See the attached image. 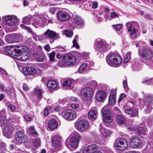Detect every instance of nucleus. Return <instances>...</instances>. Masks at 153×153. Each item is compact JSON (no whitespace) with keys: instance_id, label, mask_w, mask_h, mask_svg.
I'll return each instance as SVG.
<instances>
[{"instance_id":"f257e3e1","label":"nucleus","mask_w":153,"mask_h":153,"mask_svg":"<svg viewBox=\"0 0 153 153\" xmlns=\"http://www.w3.org/2000/svg\"><path fill=\"white\" fill-rule=\"evenodd\" d=\"M106 61L108 64L110 66L117 67L121 65L122 59L119 54L110 53L106 56Z\"/></svg>"},{"instance_id":"f03ea898","label":"nucleus","mask_w":153,"mask_h":153,"mask_svg":"<svg viewBox=\"0 0 153 153\" xmlns=\"http://www.w3.org/2000/svg\"><path fill=\"white\" fill-rule=\"evenodd\" d=\"M70 141L67 139L65 142L66 146L71 150H73L78 147L80 139V134L76 132H73L71 134Z\"/></svg>"},{"instance_id":"7ed1b4c3","label":"nucleus","mask_w":153,"mask_h":153,"mask_svg":"<svg viewBox=\"0 0 153 153\" xmlns=\"http://www.w3.org/2000/svg\"><path fill=\"white\" fill-rule=\"evenodd\" d=\"M142 60L147 65L153 67V62L150 61L153 56L152 51L147 47H144L142 49L141 53Z\"/></svg>"},{"instance_id":"20e7f679","label":"nucleus","mask_w":153,"mask_h":153,"mask_svg":"<svg viewBox=\"0 0 153 153\" xmlns=\"http://www.w3.org/2000/svg\"><path fill=\"white\" fill-rule=\"evenodd\" d=\"M94 89L90 87H86L82 89L80 92L81 98L84 101L90 100L94 94Z\"/></svg>"},{"instance_id":"39448f33","label":"nucleus","mask_w":153,"mask_h":153,"mask_svg":"<svg viewBox=\"0 0 153 153\" xmlns=\"http://www.w3.org/2000/svg\"><path fill=\"white\" fill-rule=\"evenodd\" d=\"M63 58L64 61L61 63L62 67L72 66L74 65L76 62V58L72 54L68 53L65 54Z\"/></svg>"},{"instance_id":"423d86ee","label":"nucleus","mask_w":153,"mask_h":153,"mask_svg":"<svg viewBox=\"0 0 153 153\" xmlns=\"http://www.w3.org/2000/svg\"><path fill=\"white\" fill-rule=\"evenodd\" d=\"M61 115L65 120L69 121L74 120L77 116V114L75 111L69 109L63 110L61 112Z\"/></svg>"},{"instance_id":"0eeeda50","label":"nucleus","mask_w":153,"mask_h":153,"mask_svg":"<svg viewBox=\"0 0 153 153\" xmlns=\"http://www.w3.org/2000/svg\"><path fill=\"white\" fill-rule=\"evenodd\" d=\"M22 49L25 51L26 48L25 47H22L20 46H7L5 48L4 50L5 52L8 53L11 56L14 58L16 56V54H17V52L21 51V49Z\"/></svg>"},{"instance_id":"6e6552de","label":"nucleus","mask_w":153,"mask_h":153,"mask_svg":"<svg viewBox=\"0 0 153 153\" xmlns=\"http://www.w3.org/2000/svg\"><path fill=\"white\" fill-rule=\"evenodd\" d=\"M107 107L105 106L101 110L102 113V119L104 123H108L111 122L113 118L111 115V111L109 109H105Z\"/></svg>"},{"instance_id":"1a4fd4ad","label":"nucleus","mask_w":153,"mask_h":153,"mask_svg":"<svg viewBox=\"0 0 153 153\" xmlns=\"http://www.w3.org/2000/svg\"><path fill=\"white\" fill-rule=\"evenodd\" d=\"M75 126L79 131L82 132L87 130L89 127V124L86 120H82L76 123Z\"/></svg>"},{"instance_id":"9d476101","label":"nucleus","mask_w":153,"mask_h":153,"mask_svg":"<svg viewBox=\"0 0 153 153\" xmlns=\"http://www.w3.org/2000/svg\"><path fill=\"white\" fill-rule=\"evenodd\" d=\"M44 34L46 38L49 40L51 43H52L55 40L59 39L60 38L58 34L49 29L45 32Z\"/></svg>"},{"instance_id":"9b49d317","label":"nucleus","mask_w":153,"mask_h":153,"mask_svg":"<svg viewBox=\"0 0 153 153\" xmlns=\"http://www.w3.org/2000/svg\"><path fill=\"white\" fill-rule=\"evenodd\" d=\"M22 47H25L26 48L25 51L22 49H21L18 52H17V54H16V56L14 57V58L17 59L21 61H25L28 58V56L27 55L26 52L28 50V48L25 46H20Z\"/></svg>"},{"instance_id":"f8f14e48","label":"nucleus","mask_w":153,"mask_h":153,"mask_svg":"<svg viewBox=\"0 0 153 153\" xmlns=\"http://www.w3.org/2000/svg\"><path fill=\"white\" fill-rule=\"evenodd\" d=\"M115 146L118 149L124 150L128 147V143L125 139L122 138H119L116 141Z\"/></svg>"},{"instance_id":"ddd939ff","label":"nucleus","mask_w":153,"mask_h":153,"mask_svg":"<svg viewBox=\"0 0 153 153\" xmlns=\"http://www.w3.org/2000/svg\"><path fill=\"white\" fill-rule=\"evenodd\" d=\"M128 129L129 130L136 131L139 134L143 135L146 134L147 132L146 126L143 124H140L135 127L133 126L128 127Z\"/></svg>"},{"instance_id":"4468645a","label":"nucleus","mask_w":153,"mask_h":153,"mask_svg":"<svg viewBox=\"0 0 153 153\" xmlns=\"http://www.w3.org/2000/svg\"><path fill=\"white\" fill-rule=\"evenodd\" d=\"M5 20L6 24L10 26L17 25L19 23L17 18L14 15H7L5 16Z\"/></svg>"},{"instance_id":"2eb2a0df","label":"nucleus","mask_w":153,"mask_h":153,"mask_svg":"<svg viewBox=\"0 0 153 153\" xmlns=\"http://www.w3.org/2000/svg\"><path fill=\"white\" fill-rule=\"evenodd\" d=\"M61 137L59 135H56L52 137L51 141L53 146L59 149L61 147Z\"/></svg>"},{"instance_id":"dca6fc26","label":"nucleus","mask_w":153,"mask_h":153,"mask_svg":"<svg viewBox=\"0 0 153 153\" xmlns=\"http://www.w3.org/2000/svg\"><path fill=\"white\" fill-rule=\"evenodd\" d=\"M26 139L27 137L25 135L24 132L20 131L17 133L15 137V140L17 144H20L25 143Z\"/></svg>"},{"instance_id":"f3484780","label":"nucleus","mask_w":153,"mask_h":153,"mask_svg":"<svg viewBox=\"0 0 153 153\" xmlns=\"http://www.w3.org/2000/svg\"><path fill=\"white\" fill-rule=\"evenodd\" d=\"M129 143L132 147L137 148L141 146L142 141L138 137H134L130 139Z\"/></svg>"},{"instance_id":"a211bd4d","label":"nucleus","mask_w":153,"mask_h":153,"mask_svg":"<svg viewBox=\"0 0 153 153\" xmlns=\"http://www.w3.org/2000/svg\"><path fill=\"white\" fill-rule=\"evenodd\" d=\"M5 113V110L3 109L0 111V123H1L2 126L3 127L5 126H7L10 125V122L11 121L8 120L3 116Z\"/></svg>"},{"instance_id":"6ab92c4d","label":"nucleus","mask_w":153,"mask_h":153,"mask_svg":"<svg viewBox=\"0 0 153 153\" xmlns=\"http://www.w3.org/2000/svg\"><path fill=\"white\" fill-rule=\"evenodd\" d=\"M58 19L62 21H65L68 20L70 18L69 14L67 12L64 11H60L57 15Z\"/></svg>"},{"instance_id":"aec40b11","label":"nucleus","mask_w":153,"mask_h":153,"mask_svg":"<svg viewBox=\"0 0 153 153\" xmlns=\"http://www.w3.org/2000/svg\"><path fill=\"white\" fill-rule=\"evenodd\" d=\"M106 94L105 92L102 90H99L96 92L95 98L99 102H102L106 98Z\"/></svg>"},{"instance_id":"412c9836","label":"nucleus","mask_w":153,"mask_h":153,"mask_svg":"<svg viewBox=\"0 0 153 153\" xmlns=\"http://www.w3.org/2000/svg\"><path fill=\"white\" fill-rule=\"evenodd\" d=\"M72 22L79 27H82L84 25V21L78 16H75L72 20Z\"/></svg>"},{"instance_id":"4be33fe9","label":"nucleus","mask_w":153,"mask_h":153,"mask_svg":"<svg viewBox=\"0 0 153 153\" xmlns=\"http://www.w3.org/2000/svg\"><path fill=\"white\" fill-rule=\"evenodd\" d=\"M116 91L115 89L111 90L108 98V103L111 105L115 104L116 102Z\"/></svg>"},{"instance_id":"5701e85b","label":"nucleus","mask_w":153,"mask_h":153,"mask_svg":"<svg viewBox=\"0 0 153 153\" xmlns=\"http://www.w3.org/2000/svg\"><path fill=\"white\" fill-rule=\"evenodd\" d=\"M47 85L49 88L55 90H57L59 88L58 82L54 80H49L47 82Z\"/></svg>"},{"instance_id":"b1692460","label":"nucleus","mask_w":153,"mask_h":153,"mask_svg":"<svg viewBox=\"0 0 153 153\" xmlns=\"http://www.w3.org/2000/svg\"><path fill=\"white\" fill-rule=\"evenodd\" d=\"M3 134L7 138H10L13 133V130L10 125L2 128Z\"/></svg>"},{"instance_id":"393cba45","label":"nucleus","mask_w":153,"mask_h":153,"mask_svg":"<svg viewBox=\"0 0 153 153\" xmlns=\"http://www.w3.org/2000/svg\"><path fill=\"white\" fill-rule=\"evenodd\" d=\"M97 109L95 107H93L88 113V117L89 119L95 120L97 117Z\"/></svg>"},{"instance_id":"a878e982","label":"nucleus","mask_w":153,"mask_h":153,"mask_svg":"<svg viewBox=\"0 0 153 153\" xmlns=\"http://www.w3.org/2000/svg\"><path fill=\"white\" fill-rule=\"evenodd\" d=\"M97 146L94 144L85 147L83 150V153H93L97 150Z\"/></svg>"},{"instance_id":"bb28decb","label":"nucleus","mask_w":153,"mask_h":153,"mask_svg":"<svg viewBox=\"0 0 153 153\" xmlns=\"http://www.w3.org/2000/svg\"><path fill=\"white\" fill-rule=\"evenodd\" d=\"M58 124L57 121L53 119L49 120L48 123V127L51 131L57 128Z\"/></svg>"},{"instance_id":"cd10ccee","label":"nucleus","mask_w":153,"mask_h":153,"mask_svg":"<svg viewBox=\"0 0 153 153\" xmlns=\"http://www.w3.org/2000/svg\"><path fill=\"white\" fill-rule=\"evenodd\" d=\"M22 70L24 74L26 76L35 74V69L32 67H25L23 68Z\"/></svg>"},{"instance_id":"c85d7f7f","label":"nucleus","mask_w":153,"mask_h":153,"mask_svg":"<svg viewBox=\"0 0 153 153\" xmlns=\"http://www.w3.org/2000/svg\"><path fill=\"white\" fill-rule=\"evenodd\" d=\"M74 86V82L71 79L65 81L62 83V86L67 89H71Z\"/></svg>"},{"instance_id":"c756f323","label":"nucleus","mask_w":153,"mask_h":153,"mask_svg":"<svg viewBox=\"0 0 153 153\" xmlns=\"http://www.w3.org/2000/svg\"><path fill=\"white\" fill-rule=\"evenodd\" d=\"M105 45V43L102 40L98 39L95 41L94 48L97 50L104 47Z\"/></svg>"},{"instance_id":"7c9ffc66","label":"nucleus","mask_w":153,"mask_h":153,"mask_svg":"<svg viewBox=\"0 0 153 153\" xmlns=\"http://www.w3.org/2000/svg\"><path fill=\"white\" fill-rule=\"evenodd\" d=\"M145 103L146 105H152L153 104V95L148 94L146 95L144 98Z\"/></svg>"},{"instance_id":"2f4dec72","label":"nucleus","mask_w":153,"mask_h":153,"mask_svg":"<svg viewBox=\"0 0 153 153\" xmlns=\"http://www.w3.org/2000/svg\"><path fill=\"white\" fill-rule=\"evenodd\" d=\"M125 112L129 115H130V116L133 117L137 116H138V109H135L133 110L131 108H128L125 110Z\"/></svg>"},{"instance_id":"473e14b6","label":"nucleus","mask_w":153,"mask_h":153,"mask_svg":"<svg viewBox=\"0 0 153 153\" xmlns=\"http://www.w3.org/2000/svg\"><path fill=\"white\" fill-rule=\"evenodd\" d=\"M100 131L104 138L110 137L111 132L108 130L104 128L101 124L100 125Z\"/></svg>"},{"instance_id":"72a5a7b5","label":"nucleus","mask_w":153,"mask_h":153,"mask_svg":"<svg viewBox=\"0 0 153 153\" xmlns=\"http://www.w3.org/2000/svg\"><path fill=\"white\" fill-rule=\"evenodd\" d=\"M39 17L40 18L43 19L44 22L42 24L41 23V22L38 21H37V22L33 23V25L36 28L38 27V26H40L42 27H44L47 20V19L45 18V17H44V16L42 15H39Z\"/></svg>"},{"instance_id":"f704fd0d","label":"nucleus","mask_w":153,"mask_h":153,"mask_svg":"<svg viewBox=\"0 0 153 153\" xmlns=\"http://www.w3.org/2000/svg\"><path fill=\"white\" fill-rule=\"evenodd\" d=\"M117 123L120 125H125V123H126L125 117L123 115L121 114H118L117 115Z\"/></svg>"},{"instance_id":"c9c22d12","label":"nucleus","mask_w":153,"mask_h":153,"mask_svg":"<svg viewBox=\"0 0 153 153\" xmlns=\"http://www.w3.org/2000/svg\"><path fill=\"white\" fill-rule=\"evenodd\" d=\"M138 30H132L130 31V36L131 38L132 39H135L137 36H139V34L137 33Z\"/></svg>"},{"instance_id":"e433bc0d","label":"nucleus","mask_w":153,"mask_h":153,"mask_svg":"<svg viewBox=\"0 0 153 153\" xmlns=\"http://www.w3.org/2000/svg\"><path fill=\"white\" fill-rule=\"evenodd\" d=\"M14 36L13 34L8 35L5 36L6 41L9 43L14 42Z\"/></svg>"},{"instance_id":"4c0bfd02","label":"nucleus","mask_w":153,"mask_h":153,"mask_svg":"<svg viewBox=\"0 0 153 153\" xmlns=\"http://www.w3.org/2000/svg\"><path fill=\"white\" fill-rule=\"evenodd\" d=\"M43 93V91L41 89H36L35 90V94L38 99H40L42 98V94Z\"/></svg>"},{"instance_id":"58836bf2","label":"nucleus","mask_w":153,"mask_h":153,"mask_svg":"<svg viewBox=\"0 0 153 153\" xmlns=\"http://www.w3.org/2000/svg\"><path fill=\"white\" fill-rule=\"evenodd\" d=\"M20 26L22 28L26 30L29 33H30L33 36H35V33H34L30 28L25 26L23 24L21 25Z\"/></svg>"},{"instance_id":"ea45409f","label":"nucleus","mask_w":153,"mask_h":153,"mask_svg":"<svg viewBox=\"0 0 153 153\" xmlns=\"http://www.w3.org/2000/svg\"><path fill=\"white\" fill-rule=\"evenodd\" d=\"M87 65H88L86 63L82 64L79 69V73H83L85 71L86 68L87 67Z\"/></svg>"},{"instance_id":"a19ab883","label":"nucleus","mask_w":153,"mask_h":153,"mask_svg":"<svg viewBox=\"0 0 153 153\" xmlns=\"http://www.w3.org/2000/svg\"><path fill=\"white\" fill-rule=\"evenodd\" d=\"M30 133L33 136L36 137L38 136V133L34 130V126H31L30 129Z\"/></svg>"},{"instance_id":"79ce46f5","label":"nucleus","mask_w":153,"mask_h":153,"mask_svg":"<svg viewBox=\"0 0 153 153\" xmlns=\"http://www.w3.org/2000/svg\"><path fill=\"white\" fill-rule=\"evenodd\" d=\"M118 17V16L117 14L115 12H111L110 13V18L106 16L105 19H109V20H111L112 19L116 18Z\"/></svg>"},{"instance_id":"37998d69","label":"nucleus","mask_w":153,"mask_h":153,"mask_svg":"<svg viewBox=\"0 0 153 153\" xmlns=\"http://www.w3.org/2000/svg\"><path fill=\"white\" fill-rule=\"evenodd\" d=\"M63 34L67 37H71L73 35V32L70 30H65L63 31Z\"/></svg>"},{"instance_id":"c03bdc74","label":"nucleus","mask_w":153,"mask_h":153,"mask_svg":"<svg viewBox=\"0 0 153 153\" xmlns=\"http://www.w3.org/2000/svg\"><path fill=\"white\" fill-rule=\"evenodd\" d=\"M31 17L29 16H26L23 18V22L24 24H29V22L31 20Z\"/></svg>"},{"instance_id":"a18cd8bd","label":"nucleus","mask_w":153,"mask_h":153,"mask_svg":"<svg viewBox=\"0 0 153 153\" xmlns=\"http://www.w3.org/2000/svg\"><path fill=\"white\" fill-rule=\"evenodd\" d=\"M33 145L35 146H39L40 144V139L39 138H36L33 141Z\"/></svg>"},{"instance_id":"49530a36","label":"nucleus","mask_w":153,"mask_h":153,"mask_svg":"<svg viewBox=\"0 0 153 153\" xmlns=\"http://www.w3.org/2000/svg\"><path fill=\"white\" fill-rule=\"evenodd\" d=\"M14 42H18L21 41L22 36L19 35H14Z\"/></svg>"},{"instance_id":"de8ad7c7","label":"nucleus","mask_w":153,"mask_h":153,"mask_svg":"<svg viewBox=\"0 0 153 153\" xmlns=\"http://www.w3.org/2000/svg\"><path fill=\"white\" fill-rule=\"evenodd\" d=\"M132 29L133 30H138L140 27V26L137 22H132Z\"/></svg>"},{"instance_id":"09e8293b","label":"nucleus","mask_w":153,"mask_h":153,"mask_svg":"<svg viewBox=\"0 0 153 153\" xmlns=\"http://www.w3.org/2000/svg\"><path fill=\"white\" fill-rule=\"evenodd\" d=\"M45 57V55L43 53H41L36 58V59L39 62H43Z\"/></svg>"},{"instance_id":"8fccbe9b","label":"nucleus","mask_w":153,"mask_h":153,"mask_svg":"<svg viewBox=\"0 0 153 153\" xmlns=\"http://www.w3.org/2000/svg\"><path fill=\"white\" fill-rule=\"evenodd\" d=\"M90 88L94 89V92L97 86V82L95 81H93L91 82L90 84Z\"/></svg>"},{"instance_id":"3c124183","label":"nucleus","mask_w":153,"mask_h":153,"mask_svg":"<svg viewBox=\"0 0 153 153\" xmlns=\"http://www.w3.org/2000/svg\"><path fill=\"white\" fill-rule=\"evenodd\" d=\"M78 38V36H76L73 41V46L76 48L77 49H78L79 48L78 44L76 41V38Z\"/></svg>"},{"instance_id":"603ef678","label":"nucleus","mask_w":153,"mask_h":153,"mask_svg":"<svg viewBox=\"0 0 153 153\" xmlns=\"http://www.w3.org/2000/svg\"><path fill=\"white\" fill-rule=\"evenodd\" d=\"M6 92L7 94L10 96H13L14 95L13 91L10 88H7L6 89Z\"/></svg>"},{"instance_id":"864d4df0","label":"nucleus","mask_w":153,"mask_h":153,"mask_svg":"<svg viewBox=\"0 0 153 153\" xmlns=\"http://www.w3.org/2000/svg\"><path fill=\"white\" fill-rule=\"evenodd\" d=\"M146 108L145 109V112L146 113L149 114L150 113L152 109L153 108L152 107V105H146Z\"/></svg>"},{"instance_id":"5fc2aeb1","label":"nucleus","mask_w":153,"mask_h":153,"mask_svg":"<svg viewBox=\"0 0 153 153\" xmlns=\"http://www.w3.org/2000/svg\"><path fill=\"white\" fill-rule=\"evenodd\" d=\"M126 26L128 32L132 30V22H128L126 24Z\"/></svg>"},{"instance_id":"6e6d98bb","label":"nucleus","mask_w":153,"mask_h":153,"mask_svg":"<svg viewBox=\"0 0 153 153\" xmlns=\"http://www.w3.org/2000/svg\"><path fill=\"white\" fill-rule=\"evenodd\" d=\"M6 105L8 107H9L11 110L12 111H14L15 110L16 108L15 106L12 105L10 104L9 102H6Z\"/></svg>"},{"instance_id":"4d7b16f0","label":"nucleus","mask_w":153,"mask_h":153,"mask_svg":"<svg viewBox=\"0 0 153 153\" xmlns=\"http://www.w3.org/2000/svg\"><path fill=\"white\" fill-rule=\"evenodd\" d=\"M123 87L126 91H128V88L127 85V82L126 79L125 80L123 81Z\"/></svg>"},{"instance_id":"13d9d810","label":"nucleus","mask_w":153,"mask_h":153,"mask_svg":"<svg viewBox=\"0 0 153 153\" xmlns=\"http://www.w3.org/2000/svg\"><path fill=\"white\" fill-rule=\"evenodd\" d=\"M55 52L54 51H53L50 53L49 55L50 60L51 61H53L55 58Z\"/></svg>"},{"instance_id":"bf43d9fd","label":"nucleus","mask_w":153,"mask_h":153,"mask_svg":"<svg viewBox=\"0 0 153 153\" xmlns=\"http://www.w3.org/2000/svg\"><path fill=\"white\" fill-rule=\"evenodd\" d=\"M113 26L116 30H120L123 27V25L121 24H118L114 25Z\"/></svg>"},{"instance_id":"052dcab7","label":"nucleus","mask_w":153,"mask_h":153,"mask_svg":"<svg viewBox=\"0 0 153 153\" xmlns=\"http://www.w3.org/2000/svg\"><path fill=\"white\" fill-rule=\"evenodd\" d=\"M153 81V79H144L143 81L142 82V83L145 84H149L151 83L152 81Z\"/></svg>"},{"instance_id":"680f3d73","label":"nucleus","mask_w":153,"mask_h":153,"mask_svg":"<svg viewBox=\"0 0 153 153\" xmlns=\"http://www.w3.org/2000/svg\"><path fill=\"white\" fill-rule=\"evenodd\" d=\"M7 146L6 144L4 142H1L0 143V148L3 150H6Z\"/></svg>"},{"instance_id":"e2e57ef3","label":"nucleus","mask_w":153,"mask_h":153,"mask_svg":"<svg viewBox=\"0 0 153 153\" xmlns=\"http://www.w3.org/2000/svg\"><path fill=\"white\" fill-rule=\"evenodd\" d=\"M35 74H37L41 75L42 73V71L40 68H35Z\"/></svg>"},{"instance_id":"0e129e2a","label":"nucleus","mask_w":153,"mask_h":153,"mask_svg":"<svg viewBox=\"0 0 153 153\" xmlns=\"http://www.w3.org/2000/svg\"><path fill=\"white\" fill-rule=\"evenodd\" d=\"M50 107H48L47 108H46L44 110V115L45 116H46L48 114V110H50Z\"/></svg>"},{"instance_id":"69168bd1","label":"nucleus","mask_w":153,"mask_h":153,"mask_svg":"<svg viewBox=\"0 0 153 153\" xmlns=\"http://www.w3.org/2000/svg\"><path fill=\"white\" fill-rule=\"evenodd\" d=\"M0 72L3 75L7 76L8 74L6 71L3 69L0 68Z\"/></svg>"},{"instance_id":"338daca9","label":"nucleus","mask_w":153,"mask_h":153,"mask_svg":"<svg viewBox=\"0 0 153 153\" xmlns=\"http://www.w3.org/2000/svg\"><path fill=\"white\" fill-rule=\"evenodd\" d=\"M126 97V96L125 94L123 93L121 94L118 100V102H119L120 101H121Z\"/></svg>"},{"instance_id":"774afa93","label":"nucleus","mask_w":153,"mask_h":153,"mask_svg":"<svg viewBox=\"0 0 153 153\" xmlns=\"http://www.w3.org/2000/svg\"><path fill=\"white\" fill-rule=\"evenodd\" d=\"M71 107L73 109H76L79 108V105L77 104L72 103L71 105Z\"/></svg>"}]
</instances>
